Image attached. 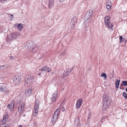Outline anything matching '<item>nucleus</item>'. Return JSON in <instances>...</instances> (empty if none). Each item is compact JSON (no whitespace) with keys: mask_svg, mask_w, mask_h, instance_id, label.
I'll use <instances>...</instances> for the list:
<instances>
[{"mask_svg":"<svg viewBox=\"0 0 127 127\" xmlns=\"http://www.w3.org/2000/svg\"><path fill=\"white\" fill-rule=\"evenodd\" d=\"M34 44H33L32 42H30L27 44V49L31 52L35 53L37 51L38 48Z\"/></svg>","mask_w":127,"mask_h":127,"instance_id":"f257e3e1","label":"nucleus"},{"mask_svg":"<svg viewBox=\"0 0 127 127\" xmlns=\"http://www.w3.org/2000/svg\"><path fill=\"white\" fill-rule=\"evenodd\" d=\"M60 111V108H58L55 112L51 119V122L53 123H55L57 120Z\"/></svg>","mask_w":127,"mask_h":127,"instance_id":"f03ea898","label":"nucleus"},{"mask_svg":"<svg viewBox=\"0 0 127 127\" xmlns=\"http://www.w3.org/2000/svg\"><path fill=\"white\" fill-rule=\"evenodd\" d=\"M20 35V33L18 32L12 33H11L10 35L8 37V39L7 41L10 42L11 40L16 39Z\"/></svg>","mask_w":127,"mask_h":127,"instance_id":"7ed1b4c3","label":"nucleus"},{"mask_svg":"<svg viewBox=\"0 0 127 127\" xmlns=\"http://www.w3.org/2000/svg\"><path fill=\"white\" fill-rule=\"evenodd\" d=\"M35 106L33 111L32 115L35 117L37 116L39 107V101L38 100H36L35 103Z\"/></svg>","mask_w":127,"mask_h":127,"instance_id":"20e7f679","label":"nucleus"},{"mask_svg":"<svg viewBox=\"0 0 127 127\" xmlns=\"http://www.w3.org/2000/svg\"><path fill=\"white\" fill-rule=\"evenodd\" d=\"M0 92L8 93L9 91L5 84H0Z\"/></svg>","mask_w":127,"mask_h":127,"instance_id":"39448f33","label":"nucleus"},{"mask_svg":"<svg viewBox=\"0 0 127 127\" xmlns=\"http://www.w3.org/2000/svg\"><path fill=\"white\" fill-rule=\"evenodd\" d=\"M103 102L110 105V104L111 102V100L109 97L106 95H104L103 96Z\"/></svg>","mask_w":127,"mask_h":127,"instance_id":"423d86ee","label":"nucleus"},{"mask_svg":"<svg viewBox=\"0 0 127 127\" xmlns=\"http://www.w3.org/2000/svg\"><path fill=\"white\" fill-rule=\"evenodd\" d=\"M34 79V77L32 76H27L25 79V81L27 84L29 83L31 84L32 83Z\"/></svg>","mask_w":127,"mask_h":127,"instance_id":"0eeeda50","label":"nucleus"},{"mask_svg":"<svg viewBox=\"0 0 127 127\" xmlns=\"http://www.w3.org/2000/svg\"><path fill=\"white\" fill-rule=\"evenodd\" d=\"M26 95L27 96H29L32 95V87L27 88L25 92Z\"/></svg>","mask_w":127,"mask_h":127,"instance_id":"6e6552de","label":"nucleus"},{"mask_svg":"<svg viewBox=\"0 0 127 127\" xmlns=\"http://www.w3.org/2000/svg\"><path fill=\"white\" fill-rule=\"evenodd\" d=\"M93 14V11L92 10H89L87 11L86 13L85 17L86 19L88 20L89 18H91Z\"/></svg>","mask_w":127,"mask_h":127,"instance_id":"1a4fd4ad","label":"nucleus"},{"mask_svg":"<svg viewBox=\"0 0 127 127\" xmlns=\"http://www.w3.org/2000/svg\"><path fill=\"white\" fill-rule=\"evenodd\" d=\"M21 80V77L18 76L14 78L13 80V81L16 84L18 85L20 83Z\"/></svg>","mask_w":127,"mask_h":127,"instance_id":"9d476101","label":"nucleus"},{"mask_svg":"<svg viewBox=\"0 0 127 127\" xmlns=\"http://www.w3.org/2000/svg\"><path fill=\"white\" fill-rule=\"evenodd\" d=\"M38 70L39 71H45L50 72L51 71V69L50 68L46 66L42 67L41 68L39 69Z\"/></svg>","mask_w":127,"mask_h":127,"instance_id":"9b49d317","label":"nucleus"},{"mask_svg":"<svg viewBox=\"0 0 127 127\" xmlns=\"http://www.w3.org/2000/svg\"><path fill=\"white\" fill-rule=\"evenodd\" d=\"M70 73V71L69 69H67L64 71L62 76L63 77H65L68 75Z\"/></svg>","mask_w":127,"mask_h":127,"instance_id":"f8f14e48","label":"nucleus"},{"mask_svg":"<svg viewBox=\"0 0 127 127\" xmlns=\"http://www.w3.org/2000/svg\"><path fill=\"white\" fill-rule=\"evenodd\" d=\"M109 105L103 102V105L102 107V110L103 111H106L109 107Z\"/></svg>","mask_w":127,"mask_h":127,"instance_id":"ddd939ff","label":"nucleus"},{"mask_svg":"<svg viewBox=\"0 0 127 127\" xmlns=\"http://www.w3.org/2000/svg\"><path fill=\"white\" fill-rule=\"evenodd\" d=\"M83 100L82 98L79 99L77 102L76 104V108L77 109H79L81 105Z\"/></svg>","mask_w":127,"mask_h":127,"instance_id":"4468645a","label":"nucleus"},{"mask_svg":"<svg viewBox=\"0 0 127 127\" xmlns=\"http://www.w3.org/2000/svg\"><path fill=\"white\" fill-rule=\"evenodd\" d=\"M106 5L107 8L108 10H109V9L111 8L112 5L111 3L110 0H107Z\"/></svg>","mask_w":127,"mask_h":127,"instance_id":"2eb2a0df","label":"nucleus"},{"mask_svg":"<svg viewBox=\"0 0 127 127\" xmlns=\"http://www.w3.org/2000/svg\"><path fill=\"white\" fill-rule=\"evenodd\" d=\"M14 107V104L12 102L10 104H9L7 106V107L8 109H9L11 111H12L13 110Z\"/></svg>","mask_w":127,"mask_h":127,"instance_id":"dca6fc26","label":"nucleus"},{"mask_svg":"<svg viewBox=\"0 0 127 127\" xmlns=\"http://www.w3.org/2000/svg\"><path fill=\"white\" fill-rule=\"evenodd\" d=\"M74 124L78 127L80 125V119L79 117H77L75 119Z\"/></svg>","mask_w":127,"mask_h":127,"instance_id":"f3484780","label":"nucleus"},{"mask_svg":"<svg viewBox=\"0 0 127 127\" xmlns=\"http://www.w3.org/2000/svg\"><path fill=\"white\" fill-rule=\"evenodd\" d=\"M104 24L105 25L107 26L108 28H110L112 30H113V26L110 22H107L106 23H104Z\"/></svg>","mask_w":127,"mask_h":127,"instance_id":"a211bd4d","label":"nucleus"},{"mask_svg":"<svg viewBox=\"0 0 127 127\" xmlns=\"http://www.w3.org/2000/svg\"><path fill=\"white\" fill-rule=\"evenodd\" d=\"M8 118V113L6 112L5 113L4 115L3 116V122H5L6 121Z\"/></svg>","mask_w":127,"mask_h":127,"instance_id":"6ab92c4d","label":"nucleus"},{"mask_svg":"<svg viewBox=\"0 0 127 127\" xmlns=\"http://www.w3.org/2000/svg\"><path fill=\"white\" fill-rule=\"evenodd\" d=\"M23 25L22 24H19L17 26V29L18 30L21 31L22 29Z\"/></svg>","mask_w":127,"mask_h":127,"instance_id":"aec40b11","label":"nucleus"},{"mask_svg":"<svg viewBox=\"0 0 127 127\" xmlns=\"http://www.w3.org/2000/svg\"><path fill=\"white\" fill-rule=\"evenodd\" d=\"M54 0H49V7L51 8L54 5Z\"/></svg>","mask_w":127,"mask_h":127,"instance_id":"412c9836","label":"nucleus"},{"mask_svg":"<svg viewBox=\"0 0 127 127\" xmlns=\"http://www.w3.org/2000/svg\"><path fill=\"white\" fill-rule=\"evenodd\" d=\"M110 20V17L109 16H106L104 19V23H106L107 22H109Z\"/></svg>","mask_w":127,"mask_h":127,"instance_id":"4be33fe9","label":"nucleus"},{"mask_svg":"<svg viewBox=\"0 0 127 127\" xmlns=\"http://www.w3.org/2000/svg\"><path fill=\"white\" fill-rule=\"evenodd\" d=\"M71 22L73 24L76 23L77 22V19L76 17H74L71 20Z\"/></svg>","mask_w":127,"mask_h":127,"instance_id":"5701e85b","label":"nucleus"},{"mask_svg":"<svg viewBox=\"0 0 127 127\" xmlns=\"http://www.w3.org/2000/svg\"><path fill=\"white\" fill-rule=\"evenodd\" d=\"M58 91L56 90L52 95V97L56 98L58 95Z\"/></svg>","mask_w":127,"mask_h":127,"instance_id":"b1692460","label":"nucleus"},{"mask_svg":"<svg viewBox=\"0 0 127 127\" xmlns=\"http://www.w3.org/2000/svg\"><path fill=\"white\" fill-rule=\"evenodd\" d=\"M58 91L56 90L52 95V97L56 98L58 95Z\"/></svg>","mask_w":127,"mask_h":127,"instance_id":"393cba45","label":"nucleus"},{"mask_svg":"<svg viewBox=\"0 0 127 127\" xmlns=\"http://www.w3.org/2000/svg\"><path fill=\"white\" fill-rule=\"evenodd\" d=\"M24 108V106L23 105H20L18 108V110L19 111H20L21 112L22 110Z\"/></svg>","mask_w":127,"mask_h":127,"instance_id":"a878e982","label":"nucleus"},{"mask_svg":"<svg viewBox=\"0 0 127 127\" xmlns=\"http://www.w3.org/2000/svg\"><path fill=\"white\" fill-rule=\"evenodd\" d=\"M120 80L119 81L118 80L116 82V87L117 88H119V86L120 84Z\"/></svg>","mask_w":127,"mask_h":127,"instance_id":"bb28decb","label":"nucleus"},{"mask_svg":"<svg viewBox=\"0 0 127 127\" xmlns=\"http://www.w3.org/2000/svg\"><path fill=\"white\" fill-rule=\"evenodd\" d=\"M0 127H10V126L9 125L7 124H2Z\"/></svg>","mask_w":127,"mask_h":127,"instance_id":"cd10ccee","label":"nucleus"},{"mask_svg":"<svg viewBox=\"0 0 127 127\" xmlns=\"http://www.w3.org/2000/svg\"><path fill=\"white\" fill-rule=\"evenodd\" d=\"M101 76L103 77L104 79H106L107 78L106 74L104 73H102L101 75Z\"/></svg>","mask_w":127,"mask_h":127,"instance_id":"c85d7f7f","label":"nucleus"},{"mask_svg":"<svg viewBox=\"0 0 127 127\" xmlns=\"http://www.w3.org/2000/svg\"><path fill=\"white\" fill-rule=\"evenodd\" d=\"M91 118V116L90 114L88 115V117L87 120V123H89V120L90 118Z\"/></svg>","mask_w":127,"mask_h":127,"instance_id":"c756f323","label":"nucleus"},{"mask_svg":"<svg viewBox=\"0 0 127 127\" xmlns=\"http://www.w3.org/2000/svg\"><path fill=\"white\" fill-rule=\"evenodd\" d=\"M123 95L124 97L126 98L127 99V94L126 93L124 92L123 93Z\"/></svg>","mask_w":127,"mask_h":127,"instance_id":"7c9ffc66","label":"nucleus"},{"mask_svg":"<svg viewBox=\"0 0 127 127\" xmlns=\"http://www.w3.org/2000/svg\"><path fill=\"white\" fill-rule=\"evenodd\" d=\"M123 85L124 86H126L127 85V81H123Z\"/></svg>","mask_w":127,"mask_h":127,"instance_id":"2f4dec72","label":"nucleus"},{"mask_svg":"<svg viewBox=\"0 0 127 127\" xmlns=\"http://www.w3.org/2000/svg\"><path fill=\"white\" fill-rule=\"evenodd\" d=\"M56 98L52 97L51 98V101L52 102H55L56 101Z\"/></svg>","mask_w":127,"mask_h":127,"instance_id":"473e14b6","label":"nucleus"},{"mask_svg":"<svg viewBox=\"0 0 127 127\" xmlns=\"http://www.w3.org/2000/svg\"><path fill=\"white\" fill-rule=\"evenodd\" d=\"M123 38V37L122 36H120V37H119V39L120 40V43H122Z\"/></svg>","mask_w":127,"mask_h":127,"instance_id":"72a5a7b5","label":"nucleus"},{"mask_svg":"<svg viewBox=\"0 0 127 127\" xmlns=\"http://www.w3.org/2000/svg\"><path fill=\"white\" fill-rule=\"evenodd\" d=\"M4 66V65H2L0 66V70H3V69Z\"/></svg>","mask_w":127,"mask_h":127,"instance_id":"f704fd0d","label":"nucleus"},{"mask_svg":"<svg viewBox=\"0 0 127 127\" xmlns=\"http://www.w3.org/2000/svg\"><path fill=\"white\" fill-rule=\"evenodd\" d=\"M34 126L35 127L36 126L37 124V123L36 122H34Z\"/></svg>","mask_w":127,"mask_h":127,"instance_id":"c9c22d12","label":"nucleus"},{"mask_svg":"<svg viewBox=\"0 0 127 127\" xmlns=\"http://www.w3.org/2000/svg\"><path fill=\"white\" fill-rule=\"evenodd\" d=\"M10 17H11V18H10V19L11 20H12L13 18V15L12 14H11L10 15Z\"/></svg>","mask_w":127,"mask_h":127,"instance_id":"e433bc0d","label":"nucleus"},{"mask_svg":"<svg viewBox=\"0 0 127 127\" xmlns=\"http://www.w3.org/2000/svg\"><path fill=\"white\" fill-rule=\"evenodd\" d=\"M61 109L62 111H64V109L63 107H62Z\"/></svg>","mask_w":127,"mask_h":127,"instance_id":"4c0bfd02","label":"nucleus"},{"mask_svg":"<svg viewBox=\"0 0 127 127\" xmlns=\"http://www.w3.org/2000/svg\"><path fill=\"white\" fill-rule=\"evenodd\" d=\"M64 0H60V1L61 2H63Z\"/></svg>","mask_w":127,"mask_h":127,"instance_id":"58836bf2","label":"nucleus"},{"mask_svg":"<svg viewBox=\"0 0 127 127\" xmlns=\"http://www.w3.org/2000/svg\"><path fill=\"white\" fill-rule=\"evenodd\" d=\"M74 27V24H73L72 25V26H71V27L72 28H73Z\"/></svg>","mask_w":127,"mask_h":127,"instance_id":"ea45409f","label":"nucleus"},{"mask_svg":"<svg viewBox=\"0 0 127 127\" xmlns=\"http://www.w3.org/2000/svg\"><path fill=\"white\" fill-rule=\"evenodd\" d=\"M9 58H10V59H13V57L12 56H10V57H9Z\"/></svg>","mask_w":127,"mask_h":127,"instance_id":"a19ab883","label":"nucleus"},{"mask_svg":"<svg viewBox=\"0 0 127 127\" xmlns=\"http://www.w3.org/2000/svg\"><path fill=\"white\" fill-rule=\"evenodd\" d=\"M41 73H39L38 74V75H41Z\"/></svg>","mask_w":127,"mask_h":127,"instance_id":"79ce46f5","label":"nucleus"},{"mask_svg":"<svg viewBox=\"0 0 127 127\" xmlns=\"http://www.w3.org/2000/svg\"><path fill=\"white\" fill-rule=\"evenodd\" d=\"M19 127H23L22 126V125H21Z\"/></svg>","mask_w":127,"mask_h":127,"instance_id":"37998d69","label":"nucleus"},{"mask_svg":"<svg viewBox=\"0 0 127 127\" xmlns=\"http://www.w3.org/2000/svg\"><path fill=\"white\" fill-rule=\"evenodd\" d=\"M126 91L127 92V88H126Z\"/></svg>","mask_w":127,"mask_h":127,"instance_id":"c03bdc74","label":"nucleus"},{"mask_svg":"<svg viewBox=\"0 0 127 127\" xmlns=\"http://www.w3.org/2000/svg\"><path fill=\"white\" fill-rule=\"evenodd\" d=\"M63 102H64V101H63V102L61 103V104H62V103H63Z\"/></svg>","mask_w":127,"mask_h":127,"instance_id":"a18cd8bd","label":"nucleus"}]
</instances>
